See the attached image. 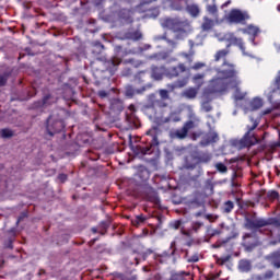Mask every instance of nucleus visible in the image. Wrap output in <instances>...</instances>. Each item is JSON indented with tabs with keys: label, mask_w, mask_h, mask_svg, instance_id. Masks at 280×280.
Segmentation results:
<instances>
[{
	"label": "nucleus",
	"mask_w": 280,
	"mask_h": 280,
	"mask_svg": "<svg viewBox=\"0 0 280 280\" xmlns=\"http://www.w3.org/2000/svg\"><path fill=\"white\" fill-rule=\"evenodd\" d=\"M271 224H276V226H280V221L277 220V219H273V220L271 221Z\"/></svg>",
	"instance_id": "e433bc0d"
},
{
	"label": "nucleus",
	"mask_w": 280,
	"mask_h": 280,
	"mask_svg": "<svg viewBox=\"0 0 280 280\" xmlns=\"http://www.w3.org/2000/svg\"><path fill=\"white\" fill-rule=\"evenodd\" d=\"M160 96L162 100H170V92L167 90H160Z\"/></svg>",
	"instance_id": "bb28decb"
},
{
	"label": "nucleus",
	"mask_w": 280,
	"mask_h": 280,
	"mask_svg": "<svg viewBox=\"0 0 280 280\" xmlns=\"http://www.w3.org/2000/svg\"><path fill=\"white\" fill-rule=\"evenodd\" d=\"M188 261H192V262L198 261V256H194L192 258H189Z\"/></svg>",
	"instance_id": "58836bf2"
},
{
	"label": "nucleus",
	"mask_w": 280,
	"mask_h": 280,
	"mask_svg": "<svg viewBox=\"0 0 280 280\" xmlns=\"http://www.w3.org/2000/svg\"><path fill=\"white\" fill-rule=\"evenodd\" d=\"M207 12H209L212 16H218V5L215 4H208Z\"/></svg>",
	"instance_id": "6ab92c4d"
},
{
	"label": "nucleus",
	"mask_w": 280,
	"mask_h": 280,
	"mask_svg": "<svg viewBox=\"0 0 280 280\" xmlns=\"http://www.w3.org/2000/svg\"><path fill=\"white\" fill-rule=\"evenodd\" d=\"M259 140L255 136H250V133H246L244 138L241 140L243 148H250V145H255Z\"/></svg>",
	"instance_id": "6e6552de"
},
{
	"label": "nucleus",
	"mask_w": 280,
	"mask_h": 280,
	"mask_svg": "<svg viewBox=\"0 0 280 280\" xmlns=\"http://www.w3.org/2000/svg\"><path fill=\"white\" fill-rule=\"evenodd\" d=\"M213 25H215V22L208 16H205L201 30H203V32H209V30H213Z\"/></svg>",
	"instance_id": "4468645a"
},
{
	"label": "nucleus",
	"mask_w": 280,
	"mask_h": 280,
	"mask_svg": "<svg viewBox=\"0 0 280 280\" xmlns=\"http://www.w3.org/2000/svg\"><path fill=\"white\" fill-rule=\"evenodd\" d=\"M143 91H145V88H143L142 90H137V93H143Z\"/></svg>",
	"instance_id": "37998d69"
},
{
	"label": "nucleus",
	"mask_w": 280,
	"mask_h": 280,
	"mask_svg": "<svg viewBox=\"0 0 280 280\" xmlns=\"http://www.w3.org/2000/svg\"><path fill=\"white\" fill-rule=\"evenodd\" d=\"M187 12L196 18L200 14V8L198 7V4H190L187 7Z\"/></svg>",
	"instance_id": "2eb2a0df"
},
{
	"label": "nucleus",
	"mask_w": 280,
	"mask_h": 280,
	"mask_svg": "<svg viewBox=\"0 0 280 280\" xmlns=\"http://www.w3.org/2000/svg\"><path fill=\"white\" fill-rule=\"evenodd\" d=\"M266 224H268V222L264 221V220H258L256 221V223H250V221L247 223L248 229H253L254 226H266Z\"/></svg>",
	"instance_id": "412c9836"
},
{
	"label": "nucleus",
	"mask_w": 280,
	"mask_h": 280,
	"mask_svg": "<svg viewBox=\"0 0 280 280\" xmlns=\"http://www.w3.org/2000/svg\"><path fill=\"white\" fill-rule=\"evenodd\" d=\"M203 67H207L206 62H196L194 66L189 65V68L192 69L194 71L203 69Z\"/></svg>",
	"instance_id": "b1692460"
},
{
	"label": "nucleus",
	"mask_w": 280,
	"mask_h": 280,
	"mask_svg": "<svg viewBox=\"0 0 280 280\" xmlns=\"http://www.w3.org/2000/svg\"><path fill=\"white\" fill-rule=\"evenodd\" d=\"M218 135L214 131H210L207 136L206 139L201 141V145H209V143H215L218 141Z\"/></svg>",
	"instance_id": "9d476101"
},
{
	"label": "nucleus",
	"mask_w": 280,
	"mask_h": 280,
	"mask_svg": "<svg viewBox=\"0 0 280 280\" xmlns=\"http://www.w3.org/2000/svg\"><path fill=\"white\" fill-rule=\"evenodd\" d=\"M139 38H141V34L138 33V36L136 37V40H139Z\"/></svg>",
	"instance_id": "c03bdc74"
},
{
	"label": "nucleus",
	"mask_w": 280,
	"mask_h": 280,
	"mask_svg": "<svg viewBox=\"0 0 280 280\" xmlns=\"http://www.w3.org/2000/svg\"><path fill=\"white\" fill-rule=\"evenodd\" d=\"M225 211H226V213H231V211H233V202L232 201L225 202Z\"/></svg>",
	"instance_id": "c85d7f7f"
},
{
	"label": "nucleus",
	"mask_w": 280,
	"mask_h": 280,
	"mask_svg": "<svg viewBox=\"0 0 280 280\" xmlns=\"http://www.w3.org/2000/svg\"><path fill=\"white\" fill-rule=\"evenodd\" d=\"M275 89H280V71L278 72V75L275 81Z\"/></svg>",
	"instance_id": "2f4dec72"
},
{
	"label": "nucleus",
	"mask_w": 280,
	"mask_h": 280,
	"mask_svg": "<svg viewBox=\"0 0 280 280\" xmlns=\"http://www.w3.org/2000/svg\"><path fill=\"white\" fill-rule=\"evenodd\" d=\"M179 56L182 58H185L186 61L170 68L167 70V75H170V78H178L180 73H187V71H191V68L189 67V65L194 62V52H189V54L180 52Z\"/></svg>",
	"instance_id": "7ed1b4c3"
},
{
	"label": "nucleus",
	"mask_w": 280,
	"mask_h": 280,
	"mask_svg": "<svg viewBox=\"0 0 280 280\" xmlns=\"http://www.w3.org/2000/svg\"><path fill=\"white\" fill-rule=\"evenodd\" d=\"M250 19V15L246 11H242L238 9H233L230 11L228 15V21L230 23H244L245 21H248Z\"/></svg>",
	"instance_id": "20e7f679"
},
{
	"label": "nucleus",
	"mask_w": 280,
	"mask_h": 280,
	"mask_svg": "<svg viewBox=\"0 0 280 280\" xmlns=\"http://www.w3.org/2000/svg\"><path fill=\"white\" fill-rule=\"evenodd\" d=\"M179 280H185V279H183V277H180Z\"/></svg>",
	"instance_id": "3c124183"
},
{
	"label": "nucleus",
	"mask_w": 280,
	"mask_h": 280,
	"mask_svg": "<svg viewBox=\"0 0 280 280\" xmlns=\"http://www.w3.org/2000/svg\"><path fill=\"white\" fill-rule=\"evenodd\" d=\"M145 221V218H143V215H138L133 221H132V224L135 226L139 225L140 222H144Z\"/></svg>",
	"instance_id": "cd10ccee"
},
{
	"label": "nucleus",
	"mask_w": 280,
	"mask_h": 280,
	"mask_svg": "<svg viewBox=\"0 0 280 280\" xmlns=\"http://www.w3.org/2000/svg\"><path fill=\"white\" fill-rule=\"evenodd\" d=\"M59 180H61V183H65V180H67V175L60 174L59 175Z\"/></svg>",
	"instance_id": "f704fd0d"
},
{
	"label": "nucleus",
	"mask_w": 280,
	"mask_h": 280,
	"mask_svg": "<svg viewBox=\"0 0 280 280\" xmlns=\"http://www.w3.org/2000/svg\"><path fill=\"white\" fill-rule=\"evenodd\" d=\"M201 110H203V113H211V110H213V107H211V104L206 102V103H202Z\"/></svg>",
	"instance_id": "393cba45"
},
{
	"label": "nucleus",
	"mask_w": 280,
	"mask_h": 280,
	"mask_svg": "<svg viewBox=\"0 0 280 280\" xmlns=\"http://www.w3.org/2000/svg\"><path fill=\"white\" fill-rule=\"evenodd\" d=\"M109 71H114L115 67H119L121 65V59L119 57H114L109 62Z\"/></svg>",
	"instance_id": "f3484780"
},
{
	"label": "nucleus",
	"mask_w": 280,
	"mask_h": 280,
	"mask_svg": "<svg viewBox=\"0 0 280 280\" xmlns=\"http://www.w3.org/2000/svg\"><path fill=\"white\" fill-rule=\"evenodd\" d=\"M231 70H221L218 72L217 77L210 81L208 88L203 90V97H209V95L226 93L230 89H234V100H244L246 97V92L240 90L242 81L237 77V70H235V65L229 63Z\"/></svg>",
	"instance_id": "f257e3e1"
},
{
	"label": "nucleus",
	"mask_w": 280,
	"mask_h": 280,
	"mask_svg": "<svg viewBox=\"0 0 280 280\" xmlns=\"http://www.w3.org/2000/svg\"><path fill=\"white\" fill-rule=\"evenodd\" d=\"M173 121H180V118L179 117L173 118Z\"/></svg>",
	"instance_id": "a18cd8bd"
},
{
	"label": "nucleus",
	"mask_w": 280,
	"mask_h": 280,
	"mask_svg": "<svg viewBox=\"0 0 280 280\" xmlns=\"http://www.w3.org/2000/svg\"><path fill=\"white\" fill-rule=\"evenodd\" d=\"M188 82H189V77H186L184 79L177 80L175 82V84H176L177 89H183V88L187 86Z\"/></svg>",
	"instance_id": "a211bd4d"
},
{
	"label": "nucleus",
	"mask_w": 280,
	"mask_h": 280,
	"mask_svg": "<svg viewBox=\"0 0 280 280\" xmlns=\"http://www.w3.org/2000/svg\"><path fill=\"white\" fill-rule=\"evenodd\" d=\"M271 198H279V194L277 191H271Z\"/></svg>",
	"instance_id": "c9c22d12"
},
{
	"label": "nucleus",
	"mask_w": 280,
	"mask_h": 280,
	"mask_svg": "<svg viewBox=\"0 0 280 280\" xmlns=\"http://www.w3.org/2000/svg\"><path fill=\"white\" fill-rule=\"evenodd\" d=\"M192 128H196V124L192 120H189L185 122L182 129H177L174 132V137H176V139H185L189 130H191Z\"/></svg>",
	"instance_id": "39448f33"
},
{
	"label": "nucleus",
	"mask_w": 280,
	"mask_h": 280,
	"mask_svg": "<svg viewBox=\"0 0 280 280\" xmlns=\"http://www.w3.org/2000/svg\"><path fill=\"white\" fill-rule=\"evenodd\" d=\"M192 139L196 140V136H192Z\"/></svg>",
	"instance_id": "8fccbe9b"
},
{
	"label": "nucleus",
	"mask_w": 280,
	"mask_h": 280,
	"mask_svg": "<svg viewBox=\"0 0 280 280\" xmlns=\"http://www.w3.org/2000/svg\"><path fill=\"white\" fill-rule=\"evenodd\" d=\"M164 73H165V68L163 67L152 68L151 77L153 78V80H162Z\"/></svg>",
	"instance_id": "f8f14e48"
},
{
	"label": "nucleus",
	"mask_w": 280,
	"mask_h": 280,
	"mask_svg": "<svg viewBox=\"0 0 280 280\" xmlns=\"http://www.w3.org/2000/svg\"><path fill=\"white\" fill-rule=\"evenodd\" d=\"M273 276H275V273L272 271H267L265 273V276L262 277V280L272 279Z\"/></svg>",
	"instance_id": "7c9ffc66"
},
{
	"label": "nucleus",
	"mask_w": 280,
	"mask_h": 280,
	"mask_svg": "<svg viewBox=\"0 0 280 280\" xmlns=\"http://www.w3.org/2000/svg\"><path fill=\"white\" fill-rule=\"evenodd\" d=\"M190 119H195V121H200V119L196 117V114H190Z\"/></svg>",
	"instance_id": "4c0bfd02"
},
{
	"label": "nucleus",
	"mask_w": 280,
	"mask_h": 280,
	"mask_svg": "<svg viewBox=\"0 0 280 280\" xmlns=\"http://www.w3.org/2000/svg\"><path fill=\"white\" fill-rule=\"evenodd\" d=\"M166 86H167L168 91H174L175 89H177L176 83H171V84H167Z\"/></svg>",
	"instance_id": "473e14b6"
},
{
	"label": "nucleus",
	"mask_w": 280,
	"mask_h": 280,
	"mask_svg": "<svg viewBox=\"0 0 280 280\" xmlns=\"http://www.w3.org/2000/svg\"><path fill=\"white\" fill-rule=\"evenodd\" d=\"M154 132V130H149L147 131V135H152Z\"/></svg>",
	"instance_id": "49530a36"
},
{
	"label": "nucleus",
	"mask_w": 280,
	"mask_h": 280,
	"mask_svg": "<svg viewBox=\"0 0 280 280\" xmlns=\"http://www.w3.org/2000/svg\"><path fill=\"white\" fill-rule=\"evenodd\" d=\"M261 106H264V102L261 101V98H254L252 102V108H254L255 110H257V108H261Z\"/></svg>",
	"instance_id": "aec40b11"
},
{
	"label": "nucleus",
	"mask_w": 280,
	"mask_h": 280,
	"mask_svg": "<svg viewBox=\"0 0 280 280\" xmlns=\"http://www.w3.org/2000/svg\"><path fill=\"white\" fill-rule=\"evenodd\" d=\"M192 83L197 86L196 89L200 91V86L205 84V74L202 73L195 74L192 77Z\"/></svg>",
	"instance_id": "9b49d317"
},
{
	"label": "nucleus",
	"mask_w": 280,
	"mask_h": 280,
	"mask_svg": "<svg viewBox=\"0 0 280 280\" xmlns=\"http://www.w3.org/2000/svg\"><path fill=\"white\" fill-rule=\"evenodd\" d=\"M256 128H257V124H254V126L252 128H249V131L255 130Z\"/></svg>",
	"instance_id": "a19ab883"
},
{
	"label": "nucleus",
	"mask_w": 280,
	"mask_h": 280,
	"mask_svg": "<svg viewBox=\"0 0 280 280\" xmlns=\"http://www.w3.org/2000/svg\"><path fill=\"white\" fill-rule=\"evenodd\" d=\"M172 119H173V118H172V116H171L168 119H166V121H172Z\"/></svg>",
	"instance_id": "de8ad7c7"
},
{
	"label": "nucleus",
	"mask_w": 280,
	"mask_h": 280,
	"mask_svg": "<svg viewBox=\"0 0 280 280\" xmlns=\"http://www.w3.org/2000/svg\"><path fill=\"white\" fill-rule=\"evenodd\" d=\"M233 43H234V45H237V47H240V49L243 51V54H244V51H245V47H244V42L242 40V38H237V37H234L233 38Z\"/></svg>",
	"instance_id": "4be33fe9"
},
{
	"label": "nucleus",
	"mask_w": 280,
	"mask_h": 280,
	"mask_svg": "<svg viewBox=\"0 0 280 280\" xmlns=\"http://www.w3.org/2000/svg\"><path fill=\"white\" fill-rule=\"evenodd\" d=\"M12 130H10V129H2L1 130V137L3 138V139H9V137H12Z\"/></svg>",
	"instance_id": "a878e982"
},
{
	"label": "nucleus",
	"mask_w": 280,
	"mask_h": 280,
	"mask_svg": "<svg viewBox=\"0 0 280 280\" xmlns=\"http://www.w3.org/2000/svg\"><path fill=\"white\" fill-rule=\"evenodd\" d=\"M241 32L243 34H247L248 36H253L252 43H255L256 36H259V34H261V30L255 24L247 25V27L242 28Z\"/></svg>",
	"instance_id": "0eeeda50"
},
{
	"label": "nucleus",
	"mask_w": 280,
	"mask_h": 280,
	"mask_svg": "<svg viewBox=\"0 0 280 280\" xmlns=\"http://www.w3.org/2000/svg\"><path fill=\"white\" fill-rule=\"evenodd\" d=\"M238 268L242 272H248L250 270V261L248 260H241L238 264Z\"/></svg>",
	"instance_id": "dca6fc26"
},
{
	"label": "nucleus",
	"mask_w": 280,
	"mask_h": 280,
	"mask_svg": "<svg viewBox=\"0 0 280 280\" xmlns=\"http://www.w3.org/2000/svg\"><path fill=\"white\" fill-rule=\"evenodd\" d=\"M278 50L280 51V46L278 47Z\"/></svg>",
	"instance_id": "603ef678"
},
{
	"label": "nucleus",
	"mask_w": 280,
	"mask_h": 280,
	"mask_svg": "<svg viewBox=\"0 0 280 280\" xmlns=\"http://www.w3.org/2000/svg\"><path fill=\"white\" fill-rule=\"evenodd\" d=\"M100 97L104 98V97H108V93H106V91H100L98 92Z\"/></svg>",
	"instance_id": "72a5a7b5"
},
{
	"label": "nucleus",
	"mask_w": 280,
	"mask_h": 280,
	"mask_svg": "<svg viewBox=\"0 0 280 280\" xmlns=\"http://www.w3.org/2000/svg\"><path fill=\"white\" fill-rule=\"evenodd\" d=\"M180 228V221H176L174 224V229H179Z\"/></svg>",
	"instance_id": "ea45409f"
},
{
	"label": "nucleus",
	"mask_w": 280,
	"mask_h": 280,
	"mask_svg": "<svg viewBox=\"0 0 280 280\" xmlns=\"http://www.w3.org/2000/svg\"><path fill=\"white\" fill-rule=\"evenodd\" d=\"M7 82H8V74L0 75V86H5Z\"/></svg>",
	"instance_id": "c756f323"
},
{
	"label": "nucleus",
	"mask_w": 280,
	"mask_h": 280,
	"mask_svg": "<svg viewBox=\"0 0 280 280\" xmlns=\"http://www.w3.org/2000/svg\"><path fill=\"white\" fill-rule=\"evenodd\" d=\"M231 1H228L223 4V8H226L228 5H230Z\"/></svg>",
	"instance_id": "79ce46f5"
},
{
	"label": "nucleus",
	"mask_w": 280,
	"mask_h": 280,
	"mask_svg": "<svg viewBox=\"0 0 280 280\" xmlns=\"http://www.w3.org/2000/svg\"><path fill=\"white\" fill-rule=\"evenodd\" d=\"M162 27L172 30L176 34V38H185L191 32V24L188 21H180L178 19H165L162 21Z\"/></svg>",
	"instance_id": "f03ea898"
},
{
	"label": "nucleus",
	"mask_w": 280,
	"mask_h": 280,
	"mask_svg": "<svg viewBox=\"0 0 280 280\" xmlns=\"http://www.w3.org/2000/svg\"><path fill=\"white\" fill-rule=\"evenodd\" d=\"M198 88H187L182 92V97L186 100H196L198 97Z\"/></svg>",
	"instance_id": "1a4fd4ad"
},
{
	"label": "nucleus",
	"mask_w": 280,
	"mask_h": 280,
	"mask_svg": "<svg viewBox=\"0 0 280 280\" xmlns=\"http://www.w3.org/2000/svg\"><path fill=\"white\" fill-rule=\"evenodd\" d=\"M215 168H217L218 172H220L221 174H226V172H229V168H228L226 165H224L223 163H217V164H215Z\"/></svg>",
	"instance_id": "5701e85b"
},
{
	"label": "nucleus",
	"mask_w": 280,
	"mask_h": 280,
	"mask_svg": "<svg viewBox=\"0 0 280 280\" xmlns=\"http://www.w3.org/2000/svg\"><path fill=\"white\" fill-rule=\"evenodd\" d=\"M268 113H270V110L265 112V115H268Z\"/></svg>",
	"instance_id": "09e8293b"
},
{
	"label": "nucleus",
	"mask_w": 280,
	"mask_h": 280,
	"mask_svg": "<svg viewBox=\"0 0 280 280\" xmlns=\"http://www.w3.org/2000/svg\"><path fill=\"white\" fill-rule=\"evenodd\" d=\"M269 261H271L275 268H280V252H275L268 256Z\"/></svg>",
	"instance_id": "ddd939ff"
},
{
	"label": "nucleus",
	"mask_w": 280,
	"mask_h": 280,
	"mask_svg": "<svg viewBox=\"0 0 280 280\" xmlns=\"http://www.w3.org/2000/svg\"><path fill=\"white\" fill-rule=\"evenodd\" d=\"M229 54H231V50H229V48L218 50L214 54V61L220 62V60H224L223 61V67H228L229 71H231V68H230L229 65H232V63L226 61V57L229 56Z\"/></svg>",
	"instance_id": "423d86ee"
}]
</instances>
